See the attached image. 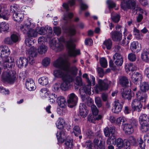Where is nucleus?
I'll return each mask as SVG.
<instances>
[{
  "mask_svg": "<svg viewBox=\"0 0 149 149\" xmlns=\"http://www.w3.org/2000/svg\"><path fill=\"white\" fill-rule=\"evenodd\" d=\"M53 65L60 68L54 72L55 76L62 79L63 82L60 85V88L63 91L68 90L72 86L71 83L77 74L78 69L75 66L70 68L71 63L69 61L67 60H64L61 58L55 61Z\"/></svg>",
  "mask_w": 149,
  "mask_h": 149,
  "instance_id": "obj_1",
  "label": "nucleus"
},
{
  "mask_svg": "<svg viewBox=\"0 0 149 149\" xmlns=\"http://www.w3.org/2000/svg\"><path fill=\"white\" fill-rule=\"evenodd\" d=\"M10 53L7 46H0V66H2L5 70L11 69L15 65L14 59L9 56Z\"/></svg>",
  "mask_w": 149,
  "mask_h": 149,
  "instance_id": "obj_2",
  "label": "nucleus"
},
{
  "mask_svg": "<svg viewBox=\"0 0 149 149\" xmlns=\"http://www.w3.org/2000/svg\"><path fill=\"white\" fill-rule=\"evenodd\" d=\"M137 2L136 0H127L125 1H123L121 3V8L124 11L131 9L132 10L133 12L136 11V13L138 10H141V8L137 6Z\"/></svg>",
  "mask_w": 149,
  "mask_h": 149,
  "instance_id": "obj_3",
  "label": "nucleus"
},
{
  "mask_svg": "<svg viewBox=\"0 0 149 149\" xmlns=\"http://www.w3.org/2000/svg\"><path fill=\"white\" fill-rule=\"evenodd\" d=\"M74 40L70 38L68 40L65 42V44L66 46L69 55L70 56H75L80 54L79 50H75V45L74 43Z\"/></svg>",
  "mask_w": 149,
  "mask_h": 149,
  "instance_id": "obj_4",
  "label": "nucleus"
},
{
  "mask_svg": "<svg viewBox=\"0 0 149 149\" xmlns=\"http://www.w3.org/2000/svg\"><path fill=\"white\" fill-rule=\"evenodd\" d=\"M136 96L138 99H135L132 100L131 103L132 107L134 111L139 112L142 109L143 104H145L146 98H145V101H143V98L141 97V96L138 97L137 95Z\"/></svg>",
  "mask_w": 149,
  "mask_h": 149,
  "instance_id": "obj_5",
  "label": "nucleus"
},
{
  "mask_svg": "<svg viewBox=\"0 0 149 149\" xmlns=\"http://www.w3.org/2000/svg\"><path fill=\"white\" fill-rule=\"evenodd\" d=\"M64 42V38L62 37H60L58 39V41L54 40L52 43H50L49 46L50 48L53 50L60 51L64 48L63 43Z\"/></svg>",
  "mask_w": 149,
  "mask_h": 149,
  "instance_id": "obj_6",
  "label": "nucleus"
},
{
  "mask_svg": "<svg viewBox=\"0 0 149 149\" xmlns=\"http://www.w3.org/2000/svg\"><path fill=\"white\" fill-rule=\"evenodd\" d=\"M140 89L141 91H138L136 93V95L138 97L141 96V97L143 98V101H145V98H146L147 97L146 92L149 89V85L148 83L146 82L142 83L140 85Z\"/></svg>",
  "mask_w": 149,
  "mask_h": 149,
  "instance_id": "obj_7",
  "label": "nucleus"
},
{
  "mask_svg": "<svg viewBox=\"0 0 149 149\" xmlns=\"http://www.w3.org/2000/svg\"><path fill=\"white\" fill-rule=\"evenodd\" d=\"M3 80L10 84H13L16 79L15 73L12 71L4 72L2 75Z\"/></svg>",
  "mask_w": 149,
  "mask_h": 149,
  "instance_id": "obj_8",
  "label": "nucleus"
},
{
  "mask_svg": "<svg viewBox=\"0 0 149 149\" xmlns=\"http://www.w3.org/2000/svg\"><path fill=\"white\" fill-rule=\"evenodd\" d=\"M138 125V122L133 120L130 123H125L123 125V129L125 134H130L134 132V127Z\"/></svg>",
  "mask_w": 149,
  "mask_h": 149,
  "instance_id": "obj_9",
  "label": "nucleus"
},
{
  "mask_svg": "<svg viewBox=\"0 0 149 149\" xmlns=\"http://www.w3.org/2000/svg\"><path fill=\"white\" fill-rule=\"evenodd\" d=\"M35 23L32 21L27 19L25 21L24 25L21 26L20 30L24 33H25L28 30L35 28Z\"/></svg>",
  "mask_w": 149,
  "mask_h": 149,
  "instance_id": "obj_10",
  "label": "nucleus"
},
{
  "mask_svg": "<svg viewBox=\"0 0 149 149\" xmlns=\"http://www.w3.org/2000/svg\"><path fill=\"white\" fill-rule=\"evenodd\" d=\"M68 99L67 101L68 106L72 108L76 105L78 100V97L73 93H72L68 95Z\"/></svg>",
  "mask_w": 149,
  "mask_h": 149,
  "instance_id": "obj_11",
  "label": "nucleus"
},
{
  "mask_svg": "<svg viewBox=\"0 0 149 149\" xmlns=\"http://www.w3.org/2000/svg\"><path fill=\"white\" fill-rule=\"evenodd\" d=\"M111 37L114 41L120 42L122 39V31H114L110 33Z\"/></svg>",
  "mask_w": 149,
  "mask_h": 149,
  "instance_id": "obj_12",
  "label": "nucleus"
},
{
  "mask_svg": "<svg viewBox=\"0 0 149 149\" xmlns=\"http://www.w3.org/2000/svg\"><path fill=\"white\" fill-rule=\"evenodd\" d=\"M19 40V37L16 34H13L10 38H7L4 40L5 43L8 45H11L18 42Z\"/></svg>",
  "mask_w": 149,
  "mask_h": 149,
  "instance_id": "obj_13",
  "label": "nucleus"
},
{
  "mask_svg": "<svg viewBox=\"0 0 149 149\" xmlns=\"http://www.w3.org/2000/svg\"><path fill=\"white\" fill-rule=\"evenodd\" d=\"M114 103L112 109V111L115 113H118L122 109L123 104L120 103L118 100H116Z\"/></svg>",
  "mask_w": 149,
  "mask_h": 149,
  "instance_id": "obj_14",
  "label": "nucleus"
},
{
  "mask_svg": "<svg viewBox=\"0 0 149 149\" xmlns=\"http://www.w3.org/2000/svg\"><path fill=\"white\" fill-rule=\"evenodd\" d=\"M47 29H49V33L47 35V38H51L52 36V28L50 27L40 28L37 32L40 35H45L47 32Z\"/></svg>",
  "mask_w": 149,
  "mask_h": 149,
  "instance_id": "obj_15",
  "label": "nucleus"
},
{
  "mask_svg": "<svg viewBox=\"0 0 149 149\" xmlns=\"http://www.w3.org/2000/svg\"><path fill=\"white\" fill-rule=\"evenodd\" d=\"M118 82L119 84L123 87H127L129 86V80L128 78L124 76H121L119 78Z\"/></svg>",
  "mask_w": 149,
  "mask_h": 149,
  "instance_id": "obj_16",
  "label": "nucleus"
},
{
  "mask_svg": "<svg viewBox=\"0 0 149 149\" xmlns=\"http://www.w3.org/2000/svg\"><path fill=\"white\" fill-rule=\"evenodd\" d=\"M25 86L26 88L29 91H32L36 88V86L32 79H26L25 82Z\"/></svg>",
  "mask_w": 149,
  "mask_h": 149,
  "instance_id": "obj_17",
  "label": "nucleus"
},
{
  "mask_svg": "<svg viewBox=\"0 0 149 149\" xmlns=\"http://www.w3.org/2000/svg\"><path fill=\"white\" fill-rule=\"evenodd\" d=\"M142 77L141 74L139 72H135L132 76V79L133 82L137 84L138 82L142 79Z\"/></svg>",
  "mask_w": 149,
  "mask_h": 149,
  "instance_id": "obj_18",
  "label": "nucleus"
},
{
  "mask_svg": "<svg viewBox=\"0 0 149 149\" xmlns=\"http://www.w3.org/2000/svg\"><path fill=\"white\" fill-rule=\"evenodd\" d=\"M80 114L83 117H86L88 112L86 107L84 104L81 103L79 106Z\"/></svg>",
  "mask_w": 149,
  "mask_h": 149,
  "instance_id": "obj_19",
  "label": "nucleus"
},
{
  "mask_svg": "<svg viewBox=\"0 0 149 149\" xmlns=\"http://www.w3.org/2000/svg\"><path fill=\"white\" fill-rule=\"evenodd\" d=\"M121 96L123 98L128 100H130L132 95L130 92L125 89H122L120 91Z\"/></svg>",
  "mask_w": 149,
  "mask_h": 149,
  "instance_id": "obj_20",
  "label": "nucleus"
},
{
  "mask_svg": "<svg viewBox=\"0 0 149 149\" xmlns=\"http://www.w3.org/2000/svg\"><path fill=\"white\" fill-rule=\"evenodd\" d=\"M130 48L132 51H134L136 53L139 52L141 49V45H139L138 42L136 41H133L131 43Z\"/></svg>",
  "mask_w": 149,
  "mask_h": 149,
  "instance_id": "obj_21",
  "label": "nucleus"
},
{
  "mask_svg": "<svg viewBox=\"0 0 149 149\" xmlns=\"http://www.w3.org/2000/svg\"><path fill=\"white\" fill-rule=\"evenodd\" d=\"M29 62L28 59L24 57H20L18 61L17 62V64L18 67L21 68L23 66L26 67Z\"/></svg>",
  "mask_w": 149,
  "mask_h": 149,
  "instance_id": "obj_22",
  "label": "nucleus"
},
{
  "mask_svg": "<svg viewBox=\"0 0 149 149\" xmlns=\"http://www.w3.org/2000/svg\"><path fill=\"white\" fill-rule=\"evenodd\" d=\"M88 85L84 86L83 87L81 91V92H84L85 94H88V95H90L91 94V82L89 79H88Z\"/></svg>",
  "mask_w": 149,
  "mask_h": 149,
  "instance_id": "obj_23",
  "label": "nucleus"
},
{
  "mask_svg": "<svg viewBox=\"0 0 149 149\" xmlns=\"http://www.w3.org/2000/svg\"><path fill=\"white\" fill-rule=\"evenodd\" d=\"M56 136L59 143L63 142L66 139V135L65 133L63 131L59 132H57L56 133Z\"/></svg>",
  "mask_w": 149,
  "mask_h": 149,
  "instance_id": "obj_24",
  "label": "nucleus"
},
{
  "mask_svg": "<svg viewBox=\"0 0 149 149\" xmlns=\"http://www.w3.org/2000/svg\"><path fill=\"white\" fill-rule=\"evenodd\" d=\"M57 101L59 107H66V102L65 99L63 97L60 96L58 97L57 99Z\"/></svg>",
  "mask_w": 149,
  "mask_h": 149,
  "instance_id": "obj_25",
  "label": "nucleus"
},
{
  "mask_svg": "<svg viewBox=\"0 0 149 149\" xmlns=\"http://www.w3.org/2000/svg\"><path fill=\"white\" fill-rule=\"evenodd\" d=\"M13 18L15 21L19 22L23 19L24 16L22 13H15L13 14Z\"/></svg>",
  "mask_w": 149,
  "mask_h": 149,
  "instance_id": "obj_26",
  "label": "nucleus"
},
{
  "mask_svg": "<svg viewBox=\"0 0 149 149\" xmlns=\"http://www.w3.org/2000/svg\"><path fill=\"white\" fill-rule=\"evenodd\" d=\"M139 120L140 124L149 123V118L146 114L141 115L139 117Z\"/></svg>",
  "mask_w": 149,
  "mask_h": 149,
  "instance_id": "obj_27",
  "label": "nucleus"
},
{
  "mask_svg": "<svg viewBox=\"0 0 149 149\" xmlns=\"http://www.w3.org/2000/svg\"><path fill=\"white\" fill-rule=\"evenodd\" d=\"M37 29L35 28L28 30L26 33L27 36L30 38H35L38 35Z\"/></svg>",
  "mask_w": 149,
  "mask_h": 149,
  "instance_id": "obj_28",
  "label": "nucleus"
},
{
  "mask_svg": "<svg viewBox=\"0 0 149 149\" xmlns=\"http://www.w3.org/2000/svg\"><path fill=\"white\" fill-rule=\"evenodd\" d=\"M29 56L31 58L36 57L38 54L37 49L34 47L30 48L28 52Z\"/></svg>",
  "mask_w": 149,
  "mask_h": 149,
  "instance_id": "obj_29",
  "label": "nucleus"
},
{
  "mask_svg": "<svg viewBox=\"0 0 149 149\" xmlns=\"http://www.w3.org/2000/svg\"><path fill=\"white\" fill-rule=\"evenodd\" d=\"M65 122L64 119L62 118L58 119L56 125L58 129H62L64 127Z\"/></svg>",
  "mask_w": 149,
  "mask_h": 149,
  "instance_id": "obj_30",
  "label": "nucleus"
},
{
  "mask_svg": "<svg viewBox=\"0 0 149 149\" xmlns=\"http://www.w3.org/2000/svg\"><path fill=\"white\" fill-rule=\"evenodd\" d=\"M123 140L120 138L116 139L114 142L113 141L112 143L119 148H122L123 146Z\"/></svg>",
  "mask_w": 149,
  "mask_h": 149,
  "instance_id": "obj_31",
  "label": "nucleus"
},
{
  "mask_svg": "<svg viewBox=\"0 0 149 149\" xmlns=\"http://www.w3.org/2000/svg\"><path fill=\"white\" fill-rule=\"evenodd\" d=\"M96 93H98L99 92L102 91V79H99L98 80V84L94 88Z\"/></svg>",
  "mask_w": 149,
  "mask_h": 149,
  "instance_id": "obj_32",
  "label": "nucleus"
},
{
  "mask_svg": "<svg viewBox=\"0 0 149 149\" xmlns=\"http://www.w3.org/2000/svg\"><path fill=\"white\" fill-rule=\"evenodd\" d=\"M68 4L71 6L74 5L75 4V0H70L68 1V3H64L62 4V6L64 8L66 12L69 10L70 9L69 7Z\"/></svg>",
  "mask_w": 149,
  "mask_h": 149,
  "instance_id": "obj_33",
  "label": "nucleus"
},
{
  "mask_svg": "<svg viewBox=\"0 0 149 149\" xmlns=\"http://www.w3.org/2000/svg\"><path fill=\"white\" fill-rule=\"evenodd\" d=\"M10 16L9 13L6 10L3 9L1 14H0V18H2L5 20H7Z\"/></svg>",
  "mask_w": 149,
  "mask_h": 149,
  "instance_id": "obj_34",
  "label": "nucleus"
},
{
  "mask_svg": "<svg viewBox=\"0 0 149 149\" xmlns=\"http://www.w3.org/2000/svg\"><path fill=\"white\" fill-rule=\"evenodd\" d=\"M108 95L107 93H103V104L105 105L106 109L110 107V105L108 102Z\"/></svg>",
  "mask_w": 149,
  "mask_h": 149,
  "instance_id": "obj_35",
  "label": "nucleus"
},
{
  "mask_svg": "<svg viewBox=\"0 0 149 149\" xmlns=\"http://www.w3.org/2000/svg\"><path fill=\"white\" fill-rule=\"evenodd\" d=\"M128 139L131 146H138L137 140L134 136H129Z\"/></svg>",
  "mask_w": 149,
  "mask_h": 149,
  "instance_id": "obj_36",
  "label": "nucleus"
},
{
  "mask_svg": "<svg viewBox=\"0 0 149 149\" xmlns=\"http://www.w3.org/2000/svg\"><path fill=\"white\" fill-rule=\"evenodd\" d=\"M103 44L108 50H110L111 49L112 42L110 39L109 38L106 40L104 41Z\"/></svg>",
  "mask_w": 149,
  "mask_h": 149,
  "instance_id": "obj_37",
  "label": "nucleus"
},
{
  "mask_svg": "<svg viewBox=\"0 0 149 149\" xmlns=\"http://www.w3.org/2000/svg\"><path fill=\"white\" fill-rule=\"evenodd\" d=\"M20 7L19 5L16 4H13L10 7V10L13 14L19 11Z\"/></svg>",
  "mask_w": 149,
  "mask_h": 149,
  "instance_id": "obj_38",
  "label": "nucleus"
},
{
  "mask_svg": "<svg viewBox=\"0 0 149 149\" xmlns=\"http://www.w3.org/2000/svg\"><path fill=\"white\" fill-rule=\"evenodd\" d=\"M94 147L97 149H102V141L97 139H95L94 140Z\"/></svg>",
  "mask_w": 149,
  "mask_h": 149,
  "instance_id": "obj_39",
  "label": "nucleus"
},
{
  "mask_svg": "<svg viewBox=\"0 0 149 149\" xmlns=\"http://www.w3.org/2000/svg\"><path fill=\"white\" fill-rule=\"evenodd\" d=\"M9 29V25L5 22L0 24V32L7 31Z\"/></svg>",
  "mask_w": 149,
  "mask_h": 149,
  "instance_id": "obj_40",
  "label": "nucleus"
},
{
  "mask_svg": "<svg viewBox=\"0 0 149 149\" xmlns=\"http://www.w3.org/2000/svg\"><path fill=\"white\" fill-rule=\"evenodd\" d=\"M39 83L42 85H46L48 83V78L46 77L40 78L38 80Z\"/></svg>",
  "mask_w": 149,
  "mask_h": 149,
  "instance_id": "obj_41",
  "label": "nucleus"
},
{
  "mask_svg": "<svg viewBox=\"0 0 149 149\" xmlns=\"http://www.w3.org/2000/svg\"><path fill=\"white\" fill-rule=\"evenodd\" d=\"M125 119L123 117H120L117 118L115 124L119 126H120L121 124L123 127V125L125 124Z\"/></svg>",
  "mask_w": 149,
  "mask_h": 149,
  "instance_id": "obj_42",
  "label": "nucleus"
},
{
  "mask_svg": "<svg viewBox=\"0 0 149 149\" xmlns=\"http://www.w3.org/2000/svg\"><path fill=\"white\" fill-rule=\"evenodd\" d=\"M141 126L140 128L141 131L143 132H146L149 129V123L140 124Z\"/></svg>",
  "mask_w": 149,
  "mask_h": 149,
  "instance_id": "obj_43",
  "label": "nucleus"
},
{
  "mask_svg": "<svg viewBox=\"0 0 149 149\" xmlns=\"http://www.w3.org/2000/svg\"><path fill=\"white\" fill-rule=\"evenodd\" d=\"M141 57L144 61L147 62L149 61V53L147 52H144L141 54Z\"/></svg>",
  "mask_w": 149,
  "mask_h": 149,
  "instance_id": "obj_44",
  "label": "nucleus"
},
{
  "mask_svg": "<svg viewBox=\"0 0 149 149\" xmlns=\"http://www.w3.org/2000/svg\"><path fill=\"white\" fill-rule=\"evenodd\" d=\"M47 50V47L45 45H42L38 48V52L40 54H42L46 53Z\"/></svg>",
  "mask_w": 149,
  "mask_h": 149,
  "instance_id": "obj_45",
  "label": "nucleus"
},
{
  "mask_svg": "<svg viewBox=\"0 0 149 149\" xmlns=\"http://www.w3.org/2000/svg\"><path fill=\"white\" fill-rule=\"evenodd\" d=\"M73 132L75 136H78L81 133L80 127L77 125L74 126L73 128Z\"/></svg>",
  "mask_w": 149,
  "mask_h": 149,
  "instance_id": "obj_46",
  "label": "nucleus"
},
{
  "mask_svg": "<svg viewBox=\"0 0 149 149\" xmlns=\"http://www.w3.org/2000/svg\"><path fill=\"white\" fill-rule=\"evenodd\" d=\"M110 84V81L107 79H104L103 80V91L107 90L109 87Z\"/></svg>",
  "mask_w": 149,
  "mask_h": 149,
  "instance_id": "obj_47",
  "label": "nucleus"
},
{
  "mask_svg": "<svg viewBox=\"0 0 149 149\" xmlns=\"http://www.w3.org/2000/svg\"><path fill=\"white\" fill-rule=\"evenodd\" d=\"M40 94L42 96L46 97L48 95L49 91L46 88H43L40 91Z\"/></svg>",
  "mask_w": 149,
  "mask_h": 149,
  "instance_id": "obj_48",
  "label": "nucleus"
},
{
  "mask_svg": "<svg viewBox=\"0 0 149 149\" xmlns=\"http://www.w3.org/2000/svg\"><path fill=\"white\" fill-rule=\"evenodd\" d=\"M65 107H59L57 108V112L58 113L60 116H62L65 114L66 111Z\"/></svg>",
  "mask_w": 149,
  "mask_h": 149,
  "instance_id": "obj_49",
  "label": "nucleus"
},
{
  "mask_svg": "<svg viewBox=\"0 0 149 149\" xmlns=\"http://www.w3.org/2000/svg\"><path fill=\"white\" fill-rule=\"evenodd\" d=\"M131 146L128 139H125L123 140V147L124 148V149H130Z\"/></svg>",
  "mask_w": 149,
  "mask_h": 149,
  "instance_id": "obj_50",
  "label": "nucleus"
},
{
  "mask_svg": "<svg viewBox=\"0 0 149 149\" xmlns=\"http://www.w3.org/2000/svg\"><path fill=\"white\" fill-rule=\"evenodd\" d=\"M116 137L115 134H112L107 139L106 143L108 145H111V141L114 142V141L116 139Z\"/></svg>",
  "mask_w": 149,
  "mask_h": 149,
  "instance_id": "obj_51",
  "label": "nucleus"
},
{
  "mask_svg": "<svg viewBox=\"0 0 149 149\" xmlns=\"http://www.w3.org/2000/svg\"><path fill=\"white\" fill-rule=\"evenodd\" d=\"M111 19L113 22L115 23L118 22L120 19V17L119 15L116 14L113 15V14H111Z\"/></svg>",
  "mask_w": 149,
  "mask_h": 149,
  "instance_id": "obj_52",
  "label": "nucleus"
},
{
  "mask_svg": "<svg viewBox=\"0 0 149 149\" xmlns=\"http://www.w3.org/2000/svg\"><path fill=\"white\" fill-rule=\"evenodd\" d=\"M128 59L130 61L134 62L136 60V55L134 53H131L129 54L127 56Z\"/></svg>",
  "mask_w": 149,
  "mask_h": 149,
  "instance_id": "obj_53",
  "label": "nucleus"
},
{
  "mask_svg": "<svg viewBox=\"0 0 149 149\" xmlns=\"http://www.w3.org/2000/svg\"><path fill=\"white\" fill-rule=\"evenodd\" d=\"M137 141L138 143V145H139V146L142 149H145V144L141 138L140 137L138 138L137 140Z\"/></svg>",
  "mask_w": 149,
  "mask_h": 149,
  "instance_id": "obj_54",
  "label": "nucleus"
},
{
  "mask_svg": "<svg viewBox=\"0 0 149 149\" xmlns=\"http://www.w3.org/2000/svg\"><path fill=\"white\" fill-rule=\"evenodd\" d=\"M91 109L92 113L93 115H96L98 114V110L95 105H92L91 106Z\"/></svg>",
  "mask_w": 149,
  "mask_h": 149,
  "instance_id": "obj_55",
  "label": "nucleus"
},
{
  "mask_svg": "<svg viewBox=\"0 0 149 149\" xmlns=\"http://www.w3.org/2000/svg\"><path fill=\"white\" fill-rule=\"evenodd\" d=\"M25 42L26 46L31 47L34 43V42L29 38H26L25 40Z\"/></svg>",
  "mask_w": 149,
  "mask_h": 149,
  "instance_id": "obj_56",
  "label": "nucleus"
},
{
  "mask_svg": "<svg viewBox=\"0 0 149 149\" xmlns=\"http://www.w3.org/2000/svg\"><path fill=\"white\" fill-rule=\"evenodd\" d=\"M107 3L109 9L115 7L116 6V3L111 0H107Z\"/></svg>",
  "mask_w": 149,
  "mask_h": 149,
  "instance_id": "obj_57",
  "label": "nucleus"
},
{
  "mask_svg": "<svg viewBox=\"0 0 149 149\" xmlns=\"http://www.w3.org/2000/svg\"><path fill=\"white\" fill-rule=\"evenodd\" d=\"M73 16V14L71 13H70L68 14V15H64L63 19L64 20L68 22L70 21V19Z\"/></svg>",
  "mask_w": 149,
  "mask_h": 149,
  "instance_id": "obj_58",
  "label": "nucleus"
},
{
  "mask_svg": "<svg viewBox=\"0 0 149 149\" xmlns=\"http://www.w3.org/2000/svg\"><path fill=\"white\" fill-rule=\"evenodd\" d=\"M68 33L71 36L75 35L76 33V31L75 28L73 26H71L69 29Z\"/></svg>",
  "mask_w": 149,
  "mask_h": 149,
  "instance_id": "obj_59",
  "label": "nucleus"
},
{
  "mask_svg": "<svg viewBox=\"0 0 149 149\" xmlns=\"http://www.w3.org/2000/svg\"><path fill=\"white\" fill-rule=\"evenodd\" d=\"M50 63V59L48 58H46L42 60L43 65L45 67L49 65Z\"/></svg>",
  "mask_w": 149,
  "mask_h": 149,
  "instance_id": "obj_60",
  "label": "nucleus"
},
{
  "mask_svg": "<svg viewBox=\"0 0 149 149\" xmlns=\"http://www.w3.org/2000/svg\"><path fill=\"white\" fill-rule=\"evenodd\" d=\"M65 144L67 148H71L73 145L72 141L70 139L66 140Z\"/></svg>",
  "mask_w": 149,
  "mask_h": 149,
  "instance_id": "obj_61",
  "label": "nucleus"
},
{
  "mask_svg": "<svg viewBox=\"0 0 149 149\" xmlns=\"http://www.w3.org/2000/svg\"><path fill=\"white\" fill-rule=\"evenodd\" d=\"M140 3L143 6H149V0H139Z\"/></svg>",
  "mask_w": 149,
  "mask_h": 149,
  "instance_id": "obj_62",
  "label": "nucleus"
},
{
  "mask_svg": "<svg viewBox=\"0 0 149 149\" xmlns=\"http://www.w3.org/2000/svg\"><path fill=\"white\" fill-rule=\"evenodd\" d=\"M47 40L46 38L43 36H41L38 38V42L40 44H43L44 42L46 41Z\"/></svg>",
  "mask_w": 149,
  "mask_h": 149,
  "instance_id": "obj_63",
  "label": "nucleus"
},
{
  "mask_svg": "<svg viewBox=\"0 0 149 149\" xmlns=\"http://www.w3.org/2000/svg\"><path fill=\"white\" fill-rule=\"evenodd\" d=\"M128 69L130 71L133 72L137 70V67L133 63H130L128 65Z\"/></svg>",
  "mask_w": 149,
  "mask_h": 149,
  "instance_id": "obj_64",
  "label": "nucleus"
}]
</instances>
